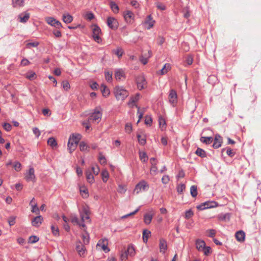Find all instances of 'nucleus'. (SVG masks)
Here are the masks:
<instances>
[{
  "mask_svg": "<svg viewBox=\"0 0 261 261\" xmlns=\"http://www.w3.org/2000/svg\"><path fill=\"white\" fill-rule=\"evenodd\" d=\"M193 215V212L191 210L186 211L185 212V218L189 219Z\"/></svg>",
  "mask_w": 261,
  "mask_h": 261,
  "instance_id": "obj_57",
  "label": "nucleus"
},
{
  "mask_svg": "<svg viewBox=\"0 0 261 261\" xmlns=\"http://www.w3.org/2000/svg\"><path fill=\"white\" fill-rule=\"evenodd\" d=\"M235 237L238 241L242 242L245 240V232L243 230L238 231L236 233Z\"/></svg>",
  "mask_w": 261,
  "mask_h": 261,
  "instance_id": "obj_22",
  "label": "nucleus"
},
{
  "mask_svg": "<svg viewBox=\"0 0 261 261\" xmlns=\"http://www.w3.org/2000/svg\"><path fill=\"white\" fill-rule=\"evenodd\" d=\"M127 254L132 256L135 254V251L134 247L132 245H129L127 250Z\"/></svg>",
  "mask_w": 261,
  "mask_h": 261,
  "instance_id": "obj_47",
  "label": "nucleus"
},
{
  "mask_svg": "<svg viewBox=\"0 0 261 261\" xmlns=\"http://www.w3.org/2000/svg\"><path fill=\"white\" fill-rule=\"evenodd\" d=\"M34 169L33 167H30L29 170L26 173L25 178L28 181H34L35 179V175L34 173Z\"/></svg>",
  "mask_w": 261,
  "mask_h": 261,
  "instance_id": "obj_12",
  "label": "nucleus"
},
{
  "mask_svg": "<svg viewBox=\"0 0 261 261\" xmlns=\"http://www.w3.org/2000/svg\"><path fill=\"white\" fill-rule=\"evenodd\" d=\"M157 163L156 162H152L151 166L150 168V174L155 175L158 173V168L156 166Z\"/></svg>",
  "mask_w": 261,
  "mask_h": 261,
  "instance_id": "obj_31",
  "label": "nucleus"
},
{
  "mask_svg": "<svg viewBox=\"0 0 261 261\" xmlns=\"http://www.w3.org/2000/svg\"><path fill=\"white\" fill-rule=\"evenodd\" d=\"M190 193L192 197H195L197 195V186L193 185L191 187Z\"/></svg>",
  "mask_w": 261,
  "mask_h": 261,
  "instance_id": "obj_46",
  "label": "nucleus"
},
{
  "mask_svg": "<svg viewBox=\"0 0 261 261\" xmlns=\"http://www.w3.org/2000/svg\"><path fill=\"white\" fill-rule=\"evenodd\" d=\"M42 220L43 218L42 216H36L32 220V224L33 226L38 227L42 223Z\"/></svg>",
  "mask_w": 261,
  "mask_h": 261,
  "instance_id": "obj_21",
  "label": "nucleus"
},
{
  "mask_svg": "<svg viewBox=\"0 0 261 261\" xmlns=\"http://www.w3.org/2000/svg\"><path fill=\"white\" fill-rule=\"evenodd\" d=\"M137 137L138 142L141 145H144L146 144V138L144 136L138 134Z\"/></svg>",
  "mask_w": 261,
  "mask_h": 261,
  "instance_id": "obj_40",
  "label": "nucleus"
},
{
  "mask_svg": "<svg viewBox=\"0 0 261 261\" xmlns=\"http://www.w3.org/2000/svg\"><path fill=\"white\" fill-rule=\"evenodd\" d=\"M100 34H101L100 28L98 25H94L92 29V37L93 39L98 43L101 42L102 41L99 35Z\"/></svg>",
  "mask_w": 261,
  "mask_h": 261,
  "instance_id": "obj_4",
  "label": "nucleus"
},
{
  "mask_svg": "<svg viewBox=\"0 0 261 261\" xmlns=\"http://www.w3.org/2000/svg\"><path fill=\"white\" fill-rule=\"evenodd\" d=\"M47 144L52 148H54L57 146V142L54 138L50 137L48 139Z\"/></svg>",
  "mask_w": 261,
  "mask_h": 261,
  "instance_id": "obj_33",
  "label": "nucleus"
},
{
  "mask_svg": "<svg viewBox=\"0 0 261 261\" xmlns=\"http://www.w3.org/2000/svg\"><path fill=\"white\" fill-rule=\"evenodd\" d=\"M39 241V238L36 236H32L29 238V242L31 244L35 243Z\"/></svg>",
  "mask_w": 261,
  "mask_h": 261,
  "instance_id": "obj_51",
  "label": "nucleus"
},
{
  "mask_svg": "<svg viewBox=\"0 0 261 261\" xmlns=\"http://www.w3.org/2000/svg\"><path fill=\"white\" fill-rule=\"evenodd\" d=\"M151 232L147 230H144L143 231V240L144 243H146L148 240V238L150 236Z\"/></svg>",
  "mask_w": 261,
  "mask_h": 261,
  "instance_id": "obj_38",
  "label": "nucleus"
},
{
  "mask_svg": "<svg viewBox=\"0 0 261 261\" xmlns=\"http://www.w3.org/2000/svg\"><path fill=\"white\" fill-rule=\"evenodd\" d=\"M70 137L77 143L79 142L82 138V136L80 134H72Z\"/></svg>",
  "mask_w": 261,
  "mask_h": 261,
  "instance_id": "obj_44",
  "label": "nucleus"
},
{
  "mask_svg": "<svg viewBox=\"0 0 261 261\" xmlns=\"http://www.w3.org/2000/svg\"><path fill=\"white\" fill-rule=\"evenodd\" d=\"M159 122L161 127L163 129L164 127L165 128L166 121L164 118L162 117H160L159 118Z\"/></svg>",
  "mask_w": 261,
  "mask_h": 261,
  "instance_id": "obj_52",
  "label": "nucleus"
},
{
  "mask_svg": "<svg viewBox=\"0 0 261 261\" xmlns=\"http://www.w3.org/2000/svg\"><path fill=\"white\" fill-rule=\"evenodd\" d=\"M211 248L209 246H206L204 247L203 250L201 251L203 252L205 255H208L211 253Z\"/></svg>",
  "mask_w": 261,
  "mask_h": 261,
  "instance_id": "obj_54",
  "label": "nucleus"
},
{
  "mask_svg": "<svg viewBox=\"0 0 261 261\" xmlns=\"http://www.w3.org/2000/svg\"><path fill=\"white\" fill-rule=\"evenodd\" d=\"M140 159L143 162H146L147 160V156L145 152L140 153Z\"/></svg>",
  "mask_w": 261,
  "mask_h": 261,
  "instance_id": "obj_56",
  "label": "nucleus"
},
{
  "mask_svg": "<svg viewBox=\"0 0 261 261\" xmlns=\"http://www.w3.org/2000/svg\"><path fill=\"white\" fill-rule=\"evenodd\" d=\"M84 17L87 20L91 21L94 18V15L91 12H88L85 14Z\"/></svg>",
  "mask_w": 261,
  "mask_h": 261,
  "instance_id": "obj_43",
  "label": "nucleus"
},
{
  "mask_svg": "<svg viewBox=\"0 0 261 261\" xmlns=\"http://www.w3.org/2000/svg\"><path fill=\"white\" fill-rule=\"evenodd\" d=\"M105 77L108 82H111L112 80V73L107 72L105 73Z\"/></svg>",
  "mask_w": 261,
  "mask_h": 261,
  "instance_id": "obj_61",
  "label": "nucleus"
},
{
  "mask_svg": "<svg viewBox=\"0 0 261 261\" xmlns=\"http://www.w3.org/2000/svg\"><path fill=\"white\" fill-rule=\"evenodd\" d=\"M218 218L221 220H225L227 219H229V215L228 214H221Z\"/></svg>",
  "mask_w": 261,
  "mask_h": 261,
  "instance_id": "obj_62",
  "label": "nucleus"
},
{
  "mask_svg": "<svg viewBox=\"0 0 261 261\" xmlns=\"http://www.w3.org/2000/svg\"><path fill=\"white\" fill-rule=\"evenodd\" d=\"M155 21L152 19L150 15H148L144 22V24L146 25L147 30L151 29L154 25Z\"/></svg>",
  "mask_w": 261,
  "mask_h": 261,
  "instance_id": "obj_15",
  "label": "nucleus"
},
{
  "mask_svg": "<svg viewBox=\"0 0 261 261\" xmlns=\"http://www.w3.org/2000/svg\"><path fill=\"white\" fill-rule=\"evenodd\" d=\"M82 239L85 244H87L89 242V236L87 232L85 234H82Z\"/></svg>",
  "mask_w": 261,
  "mask_h": 261,
  "instance_id": "obj_48",
  "label": "nucleus"
},
{
  "mask_svg": "<svg viewBox=\"0 0 261 261\" xmlns=\"http://www.w3.org/2000/svg\"><path fill=\"white\" fill-rule=\"evenodd\" d=\"M205 246V242L201 239H197L195 241L196 248L199 251H201L203 250L204 247Z\"/></svg>",
  "mask_w": 261,
  "mask_h": 261,
  "instance_id": "obj_19",
  "label": "nucleus"
},
{
  "mask_svg": "<svg viewBox=\"0 0 261 261\" xmlns=\"http://www.w3.org/2000/svg\"><path fill=\"white\" fill-rule=\"evenodd\" d=\"M76 250L80 256H84L86 248L85 246L83 245L80 242L77 243L76 245Z\"/></svg>",
  "mask_w": 261,
  "mask_h": 261,
  "instance_id": "obj_14",
  "label": "nucleus"
},
{
  "mask_svg": "<svg viewBox=\"0 0 261 261\" xmlns=\"http://www.w3.org/2000/svg\"><path fill=\"white\" fill-rule=\"evenodd\" d=\"M171 65L169 63H166L164 65V67L160 70V73L161 75L165 74L167 72L170 70Z\"/></svg>",
  "mask_w": 261,
  "mask_h": 261,
  "instance_id": "obj_28",
  "label": "nucleus"
},
{
  "mask_svg": "<svg viewBox=\"0 0 261 261\" xmlns=\"http://www.w3.org/2000/svg\"><path fill=\"white\" fill-rule=\"evenodd\" d=\"M222 138L218 134L215 135L213 146L214 148H218L221 146Z\"/></svg>",
  "mask_w": 261,
  "mask_h": 261,
  "instance_id": "obj_16",
  "label": "nucleus"
},
{
  "mask_svg": "<svg viewBox=\"0 0 261 261\" xmlns=\"http://www.w3.org/2000/svg\"><path fill=\"white\" fill-rule=\"evenodd\" d=\"M216 206V202L215 201H206L196 206L199 210H204L206 208H212Z\"/></svg>",
  "mask_w": 261,
  "mask_h": 261,
  "instance_id": "obj_8",
  "label": "nucleus"
},
{
  "mask_svg": "<svg viewBox=\"0 0 261 261\" xmlns=\"http://www.w3.org/2000/svg\"><path fill=\"white\" fill-rule=\"evenodd\" d=\"M169 102L174 105L177 103V95L176 91L174 89H171L170 91L169 95Z\"/></svg>",
  "mask_w": 261,
  "mask_h": 261,
  "instance_id": "obj_11",
  "label": "nucleus"
},
{
  "mask_svg": "<svg viewBox=\"0 0 261 261\" xmlns=\"http://www.w3.org/2000/svg\"><path fill=\"white\" fill-rule=\"evenodd\" d=\"M102 109L100 107H96L89 117V121L98 123L101 119Z\"/></svg>",
  "mask_w": 261,
  "mask_h": 261,
  "instance_id": "obj_2",
  "label": "nucleus"
},
{
  "mask_svg": "<svg viewBox=\"0 0 261 261\" xmlns=\"http://www.w3.org/2000/svg\"><path fill=\"white\" fill-rule=\"evenodd\" d=\"M8 222L10 226H13L15 223V217H10L8 219Z\"/></svg>",
  "mask_w": 261,
  "mask_h": 261,
  "instance_id": "obj_64",
  "label": "nucleus"
},
{
  "mask_svg": "<svg viewBox=\"0 0 261 261\" xmlns=\"http://www.w3.org/2000/svg\"><path fill=\"white\" fill-rule=\"evenodd\" d=\"M70 219L72 223L74 224L78 225L79 226H82L83 228L86 227V225L84 223H81L79 220L77 216L75 215H72L70 216Z\"/></svg>",
  "mask_w": 261,
  "mask_h": 261,
  "instance_id": "obj_20",
  "label": "nucleus"
},
{
  "mask_svg": "<svg viewBox=\"0 0 261 261\" xmlns=\"http://www.w3.org/2000/svg\"><path fill=\"white\" fill-rule=\"evenodd\" d=\"M123 16L125 21L128 23H132L134 19V13L129 11L126 10L123 12Z\"/></svg>",
  "mask_w": 261,
  "mask_h": 261,
  "instance_id": "obj_10",
  "label": "nucleus"
},
{
  "mask_svg": "<svg viewBox=\"0 0 261 261\" xmlns=\"http://www.w3.org/2000/svg\"><path fill=\"white\" fill-rule=\"evenodd\" d=\"M195 153L201 158H205L206 156V152L202 149L198 148L195 151Z\"/></svg>",
  "mask_w": 261,
  "mask_h": 261,
  "instance_id": "obj_30",
  "label": "nucleus"
},
{
  "mask_svg": "<svg viewBox=\"0 0 261 261\" xmlns=\"http://www.w3.org/2000/svg\"><path fill=\"white\" fill-rule=\"evenodd\" d=\"M122 77L125 78L124 71L122 69H117L115 72L116 79L121 80Z\"/></svg>",
  "mask_w": 261,
  "mask_h": 261,
  "instance_id": "obj_26",
  "label": "nucleus"
},
{
  "mask_svg": "<svg viewBox=\"0 0 261 261\" xmlns=\"http://www.w3.org/2000/svg\"><path fill=\"white\" fill-rule=\"evenodd\" d=\"M151 55H152L151 51L148 50V55H145V56H146L147 57L145 58L144 57H141L140 58V61L142 62V63L143 64L145 65L148 62V58L150 57L151 56Z\"/></svg>",
  "mask_w": 261,
  "mask_h": 261,
  "instance_id": "obj_32",
  "label": "nucleus"
},
{
  "mask_svg": "<svg viewBox=\"0 0 261 261\" xmlns=\"http://www.w3.org/2000/svg\"><path fill=\"white\" fill-rule=\"evenodd\" d=\"M51 232L55 236H59V229L56 225L53 224L51 226Z\"/></svg>",
  "mask_w": 261,
  "mask_h": 261,
  "instance_id": "obj_39",
  "label": "nucleus"
},
{
  "mask_svg": "<svg viewBox=\"0 0 261 261\" xmlns=\"http://www.w3.org/2000/svg\"><path fill=\"white\" fill-rule=\"evenodd\" d=\"M24 0H12V5L14 8H20L24 6Z\"/></svg>",
  "mask_w": 261,
  "mask_h": 261,
  "instance_id": "obj_24",
  "label": "nucleus"
},
{
  "mask_svg": "<svg viewBox=\"0 0 261 261\" xmlns=\"http://www.w3.org/2000/svg\"><path fill=\"white\" fill-rule=\"evenodd\" d=\"M206 236L210 238H214L216 234V230L214 229H207L205 231Z\"/></svg>",
  "mask_w": 261,
  "mask_h": 261,
  "instance_id": "obj_42",
  "label": "nucleus"
},
{
  "mask_svg": "<svg viewBox=\"0 0 261 261\" xmlns=\"http://www.w3.org/2000/svg\"><path fill=\"white\" fill-rule=\"evenodd\" d=\"M149 188L148 184L144 180H141L135 186L134 192L137 194L142 191H146Z\"/></svg>",
  "mask_w": 261,
  "mask_h": 261,
  "instance_id": "obj_3",
  "label": "nucleus"
},
{
  "mask_svg": "<svg viewBox=\"0 0 261 261\" xmlns=\"http://www.w3.org/2000/svg\"><path fill=\"white\" fill-rule=\"evenodd\" d=\"M98 161L101 165H105L107 163L106 159L101 152L99 153Z\"/></svg>",
  "mask_w": 261,
  "mask_h": 261,
  "instance_id": "obj_45",
  "label": "nucleus"
},
{
  "mask_svg": "<svg viewBox=\"0 0 261 261\" xmlns=\"http://www.w3.org/2000/svg\"><path fill=\"white\" fill-rule=\"evenodd\" d=\"M160 251L161 252L164 253L167 249V241L164 239H161L160 240L159 244Z\"/></svg>",
  "mask_w": 261,
  "mask_h": 261,
  "instance_id": "obj_17",
  "label": "nucleus"
},
{
  "mask_svg": "<svg viewBox=\"0 0 261 261\" xmlns=\"http://www.w3.org/2000/svg\"><path fill=\"white\" fill-rule=\"evenodd\" d=\"M125 132L128 134L130 133L132 130V126L130 123H126L125 126Z\"/></svg>",
  "mask_w": 261,
  "mask_h": 261,
  "instance_id": "obj_60",
  "label": "nucleus"
},
{
  "mask_svg": "<svg viewBox=\"0 0 261 261\" xmlns=\"http://www.w3.org/2000/svg\"><path fill=\"white\" fill-rule=\"evenodd\" d=\"M102 179L103 182H106L109 177V173L106 170H103L101 172Z\"/></svg>",
  "mask_w": 261,
  "mask_h": 261,
  "instance_id": "obj_41",
  "label": "nucleus"
},
{
  "mask_svg": "<svg viewBox=\"0 0 261 261\" xmlns=\"http://www.w3.org/2000/svg\"><path fill=\"white\" fill-rule=\"evenodd\" d=\"M107 23L108 26L113 30H116L118 29L119 23L117 20L113 17H109L107 18Z\"/></svg>",
  "mask_w": 261,
  "mask_h": 261,
  "instance_id": "obj_6",
  "label": "nucleus"
},
{
  "mask_svg": "<svg viewBox=\"0 0 261 261\" xmlns=\"http://www.w3.org/2000/svg\"><path fill=\"white\" fill-rule=\"evenodd\" d=\"M185 188H186V186L185 184H181L178 185L177 186V192L179 194H181L182 193V192L184 191V190L185 189Z\"/></svg>",
  "mask_w": 261,
  "mask_h": 261,
  "instance_id": "obj_50",
  "label": "nucleus"
},
{
  "mask_svg": "<svg viewBox=\"0 0 261 261\" xmlns=\"http://www.w3.org/2000/svg\"><path fill=\"white\" fill-rule=\"evenodd\" d=\"M79 147L80 150L82 151H88V149L89 148V147L87 145V144L84 141H82L80 143Z\"/></svg>",
  "mask_w": 261,
  "mask_h": 261,
  "instance_id": "obj_37",
  "label": "nucleus"
},
{
  "mask_svg": "<svg viewBox=\"0 0 261 261\" xmlns=\"http://www.w3.org/2000/svg\"><path fill=\"white\" fill-rule=\"evenodd\" d=\"M80 217L83 223L86 220L90 219V211L88 206H84L81 211H80Z\"/></svg>",
  "mask_w": 261,
  "mask_h": 261,
  "instance_id": "obj_5",
  "label": "nucleus"
},
{
  "mask_svg": "<svg viewBox=\"0 0 261 261\" xmlns=\"http://www.w3.org/2000/svg\"><path fill=\"white\" fill-rule=\"evenodd\" d=\"M77 144L74 140H73L71 137H69L67 146L70 153L76 148Z\"/></svg>",
  "mask_w": 261,
  "mask_h": 261,
  "instance_id": "obj_13",
  "label": "nucleus"
},
{
  "mask_svg": "<svg viewBox=\"0 0 261 261\" xmlns=\"http://www.w3.org/2000/svg\"><path fill=\"white\" fill-rule=\"evenodd\" d=\"M200 140L205 144H210L213 141V138L212 137H201Z\"/></svg>",
  "mask_w": 261,
  "mask_h": 261,
  "instance_id": "obj_27",
  "label": "nucleus"
},
{
  "mask_svg": "<svg viewBox=\"0 0 261 261\" xmlns=\"http://www.w3.org/2000/svg\"><path fill=\"white\" fill-rule=\"evenodd\" d=\"M110 7L114 13H118L119 12V7L115 2H111L110 3Z\"/></svg>",
  "mask_w": 261,
  "mask_h": 261,
  "instance_id": "obj_35",
  "label": "nucleus"
},
{
  "mask_svg": "<svg viewBox=\"0 0 261 261\" xmlns=\"http://www.w3.org/2000/svg\"><path fill=\"white\" fill-rule=\"evenodd\" d=\"M136 83L138 88L141 90L145 88L147 84L145 77L142 76H138L136 78Z\"/></svg>",
  "mask_w": 261,
  "mask_h": 261,
  "instance_id": "obj_9",
  "label": "nucleus"
},
{
  "mask_svg": "<svg viewBox=\"0 0 261 261\" xmlns=\"http://www.w3.org/2000/svg\"><path fill=\"white\" fill-rule=\"evenodd\" d=\"M183 12H184V16L185 18H188L190 17V11H189L188 7H186L184 9Z\"/></svg>",
  "mask_w": 261,
  "mask_h": 261,
  "instance_id": "obj_59",
  "label": "nucleus"
},
{
  "mask_svg": "<svg viewBox=\"0 0 261 261\" xmlns=\"http://www.w3.org/2000/svg\"><path fill=\"white\" fill-rule=\"evenodd\" d=\"M18 18L20 19L19 21L20 22L25 23L29 20L30 14L27 12L21 13L19 15Z\"/></svg>",
  "mask_w": 261,
  "mask_h": 261,
  "instance_id": "obj_23",
  "label": "nucleus"
},
{
  "mask_svg": "<svg viewBox=\"0 0 261 261\" xmlns=\"http://www.w3.org/2000/svg\"><path fill=\"white\" fill-rule=\"evenodd\" d=\"M115 95L116 99L119 100H123L128 96V92L122 87H116L114 89Z\"/></svg>",
  "mask_w": 261,
  "mask_h": 261,
  "instance_id": "obj_1",
  "label": "nucleus"
},
{
  "mask_svg": "<svg viewBox=\"0 0 261 261\" xmlns=\"http://www.w3.org/2000/svg\"><path fill=\"white\" fill-rule=\"evenodd\" d=\"M86 176L87 180L88 182L92 184L94 181V176L89 171H87L86 172Z\"/></svg>",
  "mask_w": 261,
  "mask_h": 261,
  "instance_id": "obj_29",
  "label": "nucleus"
},
{
  "mask_svg": "<svg viewBox=\"0 0 261 261\" xmlns=\"http://www.w3.org/2000/svg\"><path fill=\"white\" fill-rule=\"evenodd\" d=\"M152 215L151 214H146L144 216V222L146 224H149L150 223L152 219Z\"/></svg>",
  "mask_w": 261,
  "mask_h": 261,
  "instance_id": "obj_36",
  "label": "nucleus"
},
{
  "mask_svg": "<svg viewBox=\"0 0 261 261\" xmlns=\"http://www.w3.org/2000/svg\"><path fill=\"white\" fill-rule=\"evenodd\" d=\"M14 168L17 172L20 171L21 169V164L19 162H16L14 164Z\"/></svg>",
  "mask_w": 261,
  "mask_h": 261,
  "instance_id": "obj_53",
  "label": "nucleus"
},
{
  "mask_svg": "<svg viewBox=\"0 0 261 261\" xmlns=\"http://www.w3.org/2000/svg\"><path fill=\"white\" fill-rule=\"evenodd\" d=\"M100 90L104 96H107L110 94V90L107 88V86L104 85L101 86Z\"/></svg>",
  "mask_w": 261,
  "mask_h": 261,
  "instance_id": "obj_34",
  "label": "nucleus"
},
{
  "mask_svg": "<svg viewBox=\"0 0 261 261\" xmlns=\"http://www.w3.org/2000/svg\"><path fill=\"white\" fill-rule=\"evenodd\" d=\"M80 192L82 194V196L84 198H87L88 196V192L87 189H82L81 188H80Z\"/></svg>",
  "mask_w": 261,
  "mask_h": 261,
  "instance_id": "obj_58",
  "label": "nucleus"
},
{
  "mask_svg": "<svg viewBox=\"0 0 261 261\" xmlns=\"http://www.w3.org/2000/svg\"><path fill=\"white\" fill-rule=\"evenodd\" d=\"M73 17L68 13L63 15V21L66 23H70L73 21Z\"/></svg>",
  "mask_w": 261,
  "mask_h": 261,
  "instance_id": "obj_25",
  "label": "nucleus"
},
{
  "mask_svg": "<svg viewBox=\"0 0 261 261\" xmlns=\"http://www.w3.org/2000/svg\"><path fill=\"white\" fill-rule=\"evenodd\" d=\"M113 52L118 57H121L123 54V51L121 48L118 47L116 50H113Z\"/></svg>",
  "mask_w": 261,
  "mask_h": 261,
  "instance_id": "obj_49",
  "label": "nucleus"
},
{
  "mask_svg": "<svg viewBox=\"0 0 261 261\" xmlns=\"http://www.w3.org/2000/svg\"><path fill=\"white\" fill-rule=\"evenodd\" d=\"M62 86L64 89L66 91H68L70 88V84L67 81H63L62 82Z\"/></svg>",
  "mask_w": 261,
  "mask_h": 261,
  "instance_id": "obj_55",
  "label": "nucleus"
},
{
  "mask_svg": "<svg viewBox=\"0 0 261 261\" xmlns=\"http://www.w3.org/2000/svg\"><path fill=\"white\" fill-rule=\"evenodd\" d=\"M46 22L49 25L56 28L57 29H60L62 27L61 23L51 17H47L45 18Z\"/></svg>",
  "mask_w": 261,
  "mask_h": 261,
  "instance_id": "obj_7",
  "label": "nucleus"
},
{
  "mask_svg": "<svg viewBox=\"0 0 261 261\" xmlns=\"http://www.w3.org/2000/svg\"><path fill=\"white\" fill-rule=\"evenodd\" d=\"M140 97V95L139 93L136 94L135 96L130 98L128 105L131 107H133L134 106L137 107V106L136 105L135 103L139 99Z\"/></svg>",
  "mask_w": 261,
  "mask_h": 261,
  "instance_id": "obj_18",
  "label": "nucleus"
},
{
  "mask_svg": "<svg viewBox=\"0 0 261 261\" xmlns=\"http://www.w3.org/2000/svg\"><path fill=\"white\" fill-rule=\"evenodd\" d=\"M33 132L37 138H38L40 135V131L37 127H34Z\"/></svg>",
  "mask_w": 261,
  "mask_h": 261,
  "instance_id": "obj_63",
  "label": "nucleus"
}]
</instances>
